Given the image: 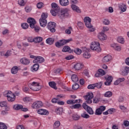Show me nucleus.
I'll list each match as a JSON object with an SVG mask.
<instances>
[{"instance_id": "nucleus-1", "label": "nucleus", "mask_w": 129, "mask_h": 129, "mask_svg": "<svg viewBox=\"0 0 129 129\" xmlns=\"http://www.w3.org/2000/svg\"><path fill=\"white\" fill-rule=\"evenodd\" d=\"M51 6L52 10H51L50 13L53 17L59 16L60 19H63L64 17H68V16H69V13L67 9H63L60 12V9H59V7H58L57 4L53 3L51 4Z\"/></svg>"}, {"instance_id": "nucleus-2", "label": "nucleus", "mask_w": 129, "mask_h": 129, "mask_svg": "<svg viewBox=\"0 0 129 129\" xmlns=\"http://www.w3.org/2000/svg\"><path fill=\"white\" fill-rule=\"evenodd\" d=\"M84 21L87 28L89 29L90 32H94L95 31V29L93 28V26L91 25V19L89 17H85L84 19Z\"/></svg>"}, {"instance_id": "nucleus-3", "label": "nucleus", "mask_w": 129, "mask_h": 129, "mask_svg": "<svg viewBox=\"0 0 129 129\" xmlns=\"http://www.w3.org/2000/svg\"><path fill=\"white\" fill-rule=\"evenodd\" d=\"M48 18V14L42 13L41 16V18L39 19V23L41 27L45 28L46 25H47V19Z\"/></svg>"}, {"instance_id": "nucleus-4", "label": "nucleus", "mask_w": 129, "mask_h": 129, "mask_svg": "<svg viewBox=\"0 0 129 129\" xmlns=\"http://www.w3.org/2000/svg\"><path fill=\"white\" fill-rule=\"evenodd\" d=\"M4 96L7 97L8 101H11V102L15 101L16 99V95L13 94L11 91L5 92L4 93Z\"/></svg>"}, {"instance_id": "nucleus-5", "label": "nucleus", "mask_w": 129, "mask_h": 129, "mask_svg": "<svg viewBox=\"0 0 129 129\" xmlns=\"http://www.w3.org/2000/svg\"><path fill=\"white\" fill-rule=\"evenodd\" d=\"M91 50L96 51V52H100L101 48H100V44L97 42H92L90 46Z\"/></svg>"}, {"instance_id": "nucleus-6", "label": "nucleus", "mask_w": 129, "mask_h": 129, "mask_svg": "<svg viewBox=\"0 0 129 129\" xmlns=\"http://www.w3.org/2000/svg\"><path fill=\"white\" fill-rule=\"evenodd\" d=\"M31 85L32 87L30 88V89L34 90V91H39V90H41V86H40V84L38 82H33L31 83Z\"/></svg>"}, {"instance_id": "nucleus-7", "label": "nucleus", "mask_w": 129, "mask_h": 129, "mask_svg": "<svg viewBox=\"0 0 129 129\" xmlns=\"http://www.w3.org/2000/svg\"><path fill=\"white\" fill-rule=\"evenodd\" d=\"M93 93H89L84 96L85 99L86 100L87 103H92V98H93Z\"/></svg>"}, {"instance_id": "nucleus-8", "label": "nucleus", "mask_w": 129, "mask_h": 129, "mask_svg": "<svg viewBox=\"0 0 129 129\" xmlns=\"http://www.w3.org/2000/svg\"><path fill=\"white\" fill-rule=\"evenodd\" d=\"M55 27H56V23H55V22H50L48 23L47 28L50 31V32H51V33H54L56 31Z\"/></svg>"}, {"instance_id": "nucleus-9", "label": "nucleus", "mask_w": 129, "mask_h": 129, "mask_svg": "<svg viewBox=\"0 0 129 129\" xmlns=\"http://www.w3.org/2000/svg\"><path fill=\"white\" fill-rule=\"evenodd\" d=\"M27 23L29 24L30 28H31L32 29H34V28H35V25H36L37 22H36L35 19L30 17L28 18Z\"/></svg>"}, {"instance_id": "nucleus-10", "label": "nucleus", "mask_w": 129, "mask_h": 129, "mask_svg": "<svg viewBox=\"0 0 129 129\" xmlns=\"http://www.w3.org/2000/svg\"><path fill=\"white\" fill-rule=\"evenodd\" d=\"M106 107L105 106H100L98 109L96 110L95 114L96 115H100L102 114V112L105 110Z\"/></svg>"}, {"instance_id": "nucleus-11", "label": "nucleus", "mask_w": 129, "mask_h": 129, "mask_svg": "<svg viewBox=\"0 0 129 129\" xmlns=\"http://www.w3.org/2000/svg\"><path fill=\"white\" fill-rule=\"evenodd\" d=\"M82 106L83 108L85 109V110H87L88 113H89V114H93L94 113V112H93V110H92V108L88 106L86 103H83Z\"/></svg>"}, {"instance_id": "nucleus-12", "label": "nucleus", "mask_w": 129, "mask_h": 129, "mask_svg": "<svg viewBox=\"0 0 129 129\" xmlns=\"http://www.w3.org/2000/svg\"><path fill=\"white\" fill-rule=\"evenodd\" d=\"M42 106H43V102L41 101H35L32 104L33 108H40Z\"/></svg>"}, {"instance_id": "nucleus-13", "label": "nucleus", "mask_w": 129, "mask_h": 129, "mask_svg": "<svg viewBox=\"0 0 129 129\" xmlns=\"http://www.w3.org/2000/svg\"><path fill=\"white\" fill-rule=\"evenodd\" d=\"M103 75H105V72L103 71V70L101 69H99L98 70V72L95 74V77H101V76H103Z\"/></svg>"}, {"instance_id": "nucleus-14", "label": "nucleus", "mask_w": 129, "mask_h": 129, "mask_svg": "<svg viewBox=\"0 0 129 129\" xmlns=\"http://www.w3.org/2000/svg\"><path fill=\"white\" fill-rule=\"evenodd\" d=\"M98 38L101 41H103L106 40V35L102 32L99 33L98 35Z\"/></svg>"}, {"instance_id": "nucleus-15", "label": "nucleus", "mask_w": 129, "mask_h": 129, "mask_svg": "<svg viewBox=\"0 0 129 129\" xmlns=\"http://www.w3.org/2000/svg\"><path fill=\"white\" fill-rule=\"evenodd\" d=\"M45 59L42 56H37L36 59L33 60V63H43Z\"/></svg>"}, {"instance_id": "nucleus-16", "label": "nucleus", "mask_w": 129, "mask_h": 129, "mask_svg": "<svg viewBox=\"0 0 129 129\" xmlns=\"http://www.w3.org/2000/svg\"><path fill=\"white\" fill-rule=\"evenodd\" d=\"M20 62L23 65H29L30 64V60L26 57H23L20 59Z\"/></svg>"}, {"instance_id": "nucleus-17", "label": "nucleus", "mask_w": 129, "mask_h": 129, "mask_svg": "<svg viewBox=\"0 0 129 129\" xmlns=\"http://www.w3.org/2000/svg\"><path fill=\"white\" fill-rule=\"evenodd\" d=\"M37 113L38 114H41V115H46V114H48V111H47L46 109H39L37 110Z\"/></svg>"}, {"instance_id": "nucleus-18", "label": "nucleus", "mask_w": 129, "mask_h": 129, "mask_svg": "<svg viewBox=\"0 0 129 129\" xmlns=\"http://www.w3.org/2000/svg\"><path fill=\"white\" fill-rule=\"evenodd\" d=\"M111 47H112V48H113V49H114V50H115L116 51H120V50H121V47H120V46H119L118 44L116 43H113L111 44Z\"/></svg>"}, {"instance_id": "nucleus-19", "label": "nucleus", "mask_w": 129, "mask_h": 129, "mask_svg": "<svg viewBox=\"0 0 129 129\" xmlns=\"http://www.w3.org/2000/svg\"><path fill=\"white\" fill-rule=\"evenodd\" d=\"M76 70H81L83 68V64L82 63H77L74 66Z\"/></svg>"}, {"instance_id": "nucleus-20", "label": "nucleus", "mask_w": 129, "mask_h": 129, "mask_svg": "<svg viewBox=\"0 0 129 129\" xmlns=\"http://www.w3.org/2000/svg\"><path fill=\"white\" fill-rule=\"evenodd\" d=\"M80 99L79 100H68L67 101L68 104H75V103H79L80 102Z\"/></svg>"}, {"instance_id": "nucleus-21", "label": "nucleus", "mask_w": 129, "mask_h": 129, "mask_svg": "<svg viewBox=\"0 0 129 129\" xmlns=\"http://www.w3.org/2000/svg\"><path fill=\"white\" fill-rule=\"evenodd\" d=\"M110 60H111V56L107 55L103 58L102 61L103 63H107V62H109Z\"/></svg>"}, {"instance_id": "nucleus-22", "label": "nucleus", "mask_w": 129, "mask_h": 129, "mask_svg": "<svg viewBox=\"0 0 129 129\" xmlns=\"http://www.w3.org/2000/svg\"><path fill=\"white\" fill-rule=\"evenodd\" d=\"M59 4L62 7H66L69 5V1L68 0H59Z\"/></svg>"}, {"instance_id": "nucleus-23", "label": "nucleus", "mask_w": 129, "mask_h": 129, "mask_svg": "<svg viewBox=\"0 0 129 129\" xmlns=\"http://www.w3.org/2000/svg\"><path fill=\"white\" fill-rule=\"evenodd\" d=\"M71 7H72L73 11H74V12H76L77 13H81V10L77 6L72 5Z\"/></svg>"}, {"instance_id": "nucleus-24", "label": "nucleus", "mask_w": 129, "mask_h": 129, "mask_svg": "<svg viewBox=\"0 0 129 129\" xmlns=\"http://www.w3.org/2000/svg\"><path fill=\"white\" fill-rule=\"evenodd\" d=\"M71 41H72V39H67V40H65V39H62L60 41V45H61V46H64V45H66V44H68V43H69V42H71Z\"/></svg>"}, {"instance_id": "nucleus-25", "label": "nucleus", "mask_w": 129, "mask_h": 129, "mask_svg": "<svg viewBox=\"0 0 129 129\" xmlns=\"http://www.w3.org/2000/svg\"><path fill=\"white\" fill-rule=\"evenodd\" d=\"M118 7L121 12H125L126 11V6L125 4H119Z\"/></svg>"}, {"instance_id": "nucleus-26", "label": "nucleus", "mask_w": 129, "mask_h": 129, "mask_svg": "<svg viewBox=\"0 0 129 129\" xmlns=\"http://www.w3.org/2000/svg\"><path fill=\"white\" fill-rule=\"evenodd\" d=\"M19 71V68L17 66L13 67L11 69V73L12 74H17Z\"/></svg>"}, {"instance_id": "nucleus-27", "label": "nucleus", "mask_w": 129, "mask_h": 129, "mask_svg": "<svg viewBox=\"0 0 129 129\" xmlns=\"http://www.w3.org/2000/svg\"><path fill=\"white\" fill-rule=\"evenodd\" d=\"M129 72V67H126L124 68V70L122 71L121 75H123V76H125L127 74H128Z\"/></svg>"}, {"instance_id": "nucleus-28", "label": "nucleus", "mask_w": 129, "mask_h": 129, "mask_svg": "<svg viewBox=\"0 0 129 129\" xmlns=\"http://www.w3.org/2000/svg\"><path fill=\"white\" fill-rule=\"evenodd\" d=\"M72 80L73 82H75V83L79 81V79L78 78L77 75L74 74L72 76Z\"/></svg>"}, {"instance_id": "nucleus-29", "label": "nucleus", "mask_w": 129, "mask_h": 129, "mask_svg": "<svg viewBox=\"0 0 129 129\" xmlns=\"http://www.w3.org/2000/svg\"><path fill=\"white\" fill-rule=\"evenodd\" d=\"M14 109L15 110H19V109H22L23 108V105L20 104H16L13 106Z\"/></svg>"}, {"instance_id": "nucleus-30", "label": "nucleus", "mask_w": 129, "mask_h": 129, "mask_svg": "<svg viewBox=\"0 0 129 129\" xmlns=\"http://www.w3.org/2000/svg\"><path fill=\"white\" fill-rule=\"evenodd\" d=\"M83 57L84 58H85V59H89L90 57H91V55H90V53L87 51H85L83 54Z\"/></svg>"}, {"instance_id": "nucleus-31", "label": "nucleus", "mask_w": 129, "mask_h": 129, "mask_svg": "<svg viewBox=\"0 0 129 129\" xmlns=\"http://www.w3.org/2000/svg\"><path fill=\"white\" fill-rule=\"evenodd\" d=\"M60 121H56L53 124V129H56V128H59V126H60Z\"/></svg>"}, {"instance_id": "nucleus-32", "label": "nucleus", "mask_w": 129, "mask_h": 129, "mask_svg": "<svg viewBox=\"0 0 129 129\" xmlns=\"http://www.w3.org/2000/svg\"><path fill=\"white\" fill-rule=\"evenodd\" d=\"M72 118L74 120H79L80 119V116L77 114H73L72 115Z\"/></svg>"}, {"instance_id": "nucleus-33", "label": "nucleus", "mask_w": 129, "mask_h": 129, "mask_svg": "<svg viewBox=\"0 0 129 129\" xmlns=\"http://www.w3.org/2000/svg\"><path fill=\"white\" fill-rule=\"evenodd\" d=\"M49 85L50 86V87H52V88H53L54 89L56 90L57 87H56V83L54 82H50L49 83Z\"/></svg>"}, {"instance_id": "nucleus-34", "label": "nucleus", "mask_w": 129, "mask_h": 129, "mask_svg": "<svg viewBox=\"0 0 129 129\" xmlns=\"http://www.w3.org/2000/svg\"><path fill=\"white\" fill-rule=\"evenodd\" d=\"M42 41H43V38L41 37H37L34 38L35 43H40V42H42Z\"/></svg>"}, {"instance_id": "nucleus-35", "label": "nucleus", "mask_w": 129, "mask_h": 129, "mask_svg": "<svg viewBox=\"0 0 129 129\" xmlns=\"http://www.w3.org/2000/svg\"><path fill=\"white\" fill-rule=\"evenodd\" d=\"M46 42L47 44H49V45H52V44L54 43V39L51 38H48L47 39H46Z\"/></svg>"}, {"instance_id": "nucleus-36", "label": "nucleus", "mask_w": 129, "mask_h": 129, "mask_svg": "<svg viewBox=\"0 0 129 129\" xmlns=\"http://www.w3.org/2000/svg\"><path fill=\"white\" fill-rule=\"evenodd\" d=\"M105 97H111L112 96V92L111 91H107L104 94Z\"/></svg>"}, {"instance_id": "nucleus-37", "label": "nucleus", "mask_w": 129, "mask_h": 129, "mask_svg": "<svg viewBox=\"0 0 129 129\" xmlns=\"http://www.w3.org/2000/svg\"><path fill=\"white\" fill-rule=\"evenodd\" d=\"M18 4L19 6H21V7H24V6L26 5V0H19Z\"/></svg>"}, {"instance_id": "nucleus-38", "label": "nucleus", "mask_w": 129, "mask_h": 129, "mask_svg": "<svg viewBox=\"0 0 129 129\" xmlns=\"http://www.w3.org/2000/svg\"><path fill=\"white\" fill-rule=\"evenodd\" d=\"M81 116L82 117H83V118H89V117H90V116H89V115H88V114H87L86 113V112H84V113H82L81 114Z\"/></svg>"}, {"instance_id": "nucleus-39", "label": "nucleus", "mask_w": 129, "mask_h": 129, "mask_svg": "<svg viewBox=\"0 0 129 129\" xmlns=\"http://www.w3.org/2000/svg\"><path fill=\"white\" fill-rule=\"evenodd\" d=\"M73 29L72 27H68V29L66 30L65 33L66 34H68V35L71 34V31H72Z\"/></svg>"}, {"instance_id": "nucleus-40", "label": "nucleus", "mask_w": 129, "mask_h": 129, "mask_svg": "<svg viewBox=\"0 0 129 129\" xmlns=\"http://www.w3.org/2000/svg\"><path fill=\"white\" fill-rule=\"evenodd\" d=\"M117 40V42L120 44H123L124 43V39L121 37H118Z\"/></svg>"}, {"instance_id": "nucleus-41", "label": "nucleus", "mask_w": 129, "mask_h": 129, "mask_svg": "<svg viewBox=\"0 0 129 129\" xmlns=\"http://www.w3.org/2000/svg\"><path fill=\"white\" fill-rule=\"evenodd\" d=\"M21 26L24 30H27L29 28V24L28 23H23L21 24Z\"/></svg>"}, {"instance_id": "nucleus-42", "label": "nucleus", "mask_w": 129, "mask_h": 129, "mask_svg": "<svg viewBox=\"0 0 129 129\" xmlns=\"http://www.w3.org/2000/svg\"><path fill=\"white\" fill-rule=\"evenodd\" d=\"M74 52L75 53H76V54H77V55H80V54L82 53V51L79 48H76V49H75Z\"/></svg>"}, {"instance_id": "nucleus-43", "label": "nucleus", "mask_w": 129, "mask_h": 129, "mask_svg": "<svg viewBox=\"0 0 129 129\" xmlns=\"http://www.w3.org/2000/svg\"><path fill=\"white\" fill-rule=\"evenodd\" d=\"M81 106V104H77L75 105H74L71 107V108H75V109H78L80 108V107Z\"/></svg>"}, {"instance_id": "nucleus-44", "label": "nucleus", "mask_w": 129, "mask_h": 129, "mask_svg": "<svg viewBox=\"0 0 129 129\" xmlns=\"http://www.w3.org/2000/svg\"><path fill=\"white\" fill-rule=\"evenodd\" d=\"M39 64L35 63L33 65V69L34 71H37V70L39 69Z\"/></svg>"}, {"instance_id": "nucleus-45", "label": "nucleus", "mask_w": 129, "mask_h": 129, "mask_svg": "<svg viewBox=\"0 0 129 129\" xmlns=\"http://www.w3.org/2000/svg\"><path fill=\"white\" fill-rule=\"evenodd\" d=\"M71 48L69 46H65L62 49V52H70Z\"/></svg>"}, {"instance_id": "nucleus-46", "label": "nucleus", "mask_w": 129, "mask_h": 129, "mask_svg": "<svg viewBox=\"0 0 129 129\" xmlns=\"http://www.w3.org/2000/svg\"><path fill=\"white\" fill-rule=\"evenodd\" d=\"M8 127L5 123L0 122V129H7Z\"/></svg>"}, {"instance_id": "nucleus-47", "label": "nucleus", "mask_w": 129, "mask_h": 129, "mask_svg": "<svg viewBox=\"0 0 129 129\" xmlns=\"http://www.w3.org/2000/svg\"><path fill=\"white\" fill-rule=\"evenodd\" d=\"M23 101H24V102H30V101H32V99H31V97H25L23 99Z\"/></svg>"}, {"instance_id": "nucleus-48", "label": "nucleus", "mask_w": 129, "mask_h": 129, "mask_svg": "<svg viewBox=\"0 0 129 129\" xmlns=\"http://www.w3.org/2000/svg\"><path fill=\"white\" fill-rule=\"evenodd\" d=\"M62 112H63L62 108H58L56 110V113L57 114H62Z\"/></svg>"}, {"instance_id": "nucleus-49", "label": "nucleus", "mask_w": 129, "mask_h": 129, "mask_svg": "<svg viewBox=\"0 0 129 129\" xmlns=\"http://www.w3.org/2000/svg\"><path fill=\"white\" fill-rule=\"evenodd\" d=\"M103 24L105 25H108L110 24V21L108 19H104L103 21Z\"/></svg>"}, {"instance_id": "nucleus-50", "label": "nucleus", "mask_w": 129, "mask_h": 129, "mask_svg": "<svg viewBox=\"0 0 129 129\" xmlns=\"http://www.w3.org/2000/svg\"><path fill=\"white\" fill-rule=\"evenodd\" d=\"M27 41L29 43H33V42H35V38H33L32 37H29L28 38Z\"/></svg>"}, {"instance_id": "nucleus-51", "label": "nucleus", "mask_w": 129, "mask_h": 129, "mask_svg": "<svg viewBox=\"0 0 129 129\" xmlns=\"http://www.w3.org/2000/svg\"><path fill=\"white\" fill-rule=\"evenodd\" d=\"M95 87L97 88H101V86H102V82H100L99 83L95 84Z\"/></svg>"}, {"instance_id": "nucleus-52", "label": "nucleus", "mask_w": 129, "mask_h": 129, "mask_svg": "<svg viewBox=\"0 0 129 129\" xmlns=\"http://www.w3.org/2000/svg\"><path fill=\"white\" fill-rule=\"evenodd\" d=\"M7 104L6 102H2L0 103V106L1 107H6L7 106Z\"/></svg>"}, {"instance_id": "nucleus-53", "label": "nucleus", "mask_w": 129, "mask_h": 129, "mask_svg": "<svg viewBox=\"0 0 129 129\" xmlns=\"http://www.w3.org/2000/svg\"><path fill=\"white\" fill-rule=\"evenodd\" d=\"M123 124L124 125V126L127 127V126H129V121L128 120H125L123 122Z\"/></svg>"}, {"instance_id": "nucleus-54", "label": "nucleus", "mask_w": 129, "mask_h": 129, "mask_svg": "<svg viewBox=\"0 0 129 129\" xmlns=\"http://www.w3.org/2000/svg\"><path fill=\"white\" fill-rule=\"evenodd\" d=\"M79 88V85L78 84H75L73 85V89L74 90H76V89H78Z\"/></svg>"}, {"instance_id": "nucleus-55", "label": "nucleus", "mask_w": 129, "mask_h": 129, "mask_svg": "<svg viewBox=\"0 0 129 129\" xmlns=\"http://www.w3.org/2000/svg\"><path fill=\"white\" fill-rule=\"evenodd\" d=\"M11 52V51L10 50L7 51V52L4 54V56H5L6 58H8L9 56H11V55H12V53Z\"/></svg>"}, {"instance_id": "nucleus-56", "label": "nucleus", "mask_w": 129, "mask_h": 129, "mask_svg": "<svg viewBox=\"0 0 129 129\" xmlns=\"http://www.w3.org/2000/svg\"><path fill=\"white\" fill-rule=\"evenodd\" d=\"M43 3L39 2L37 4V7L38 8V9H42V8L43 7Z\"/></svg>"}, {"instance_id": "nucleus-57", "label": "nucleus", "mask_w": 129, "mask_h": 129, "mask_svg": "<svg viewBox=\"0 0 129 129\" xmlns=\"http://www.w3.org/2000/svg\"><path fill=\"white\" fill-rule=\"evenodd\" d=\"M95 88V84H92V85H89L88 86V89H94Z\"/></svg>"}, {"instance_id": "nucleus-58", "label": "nucleus", "mask_w": 129, "mask_h": 129, "mask_svg": "<svg viewBox=\"0 0 129 129\" xmlns=\"http://www.w3.org/2000/svg\"><path fill=\"white\" fill-rule=\"evenodd\" d=\"M78 27L81 29V30H82L83 29V23H82L81 22H79L78 23Z\"/></svg>"}, {"instance_id": "nucleus-59", "label": "nucleus", "mask_w": 129, "mask_h": 129, "mask_svg": "<svg viewBox=\"0 0 129 129\" xmlns=\"http://www.w3.org/2000/svg\"><path fill=\"white\" fill-rule=\"evenodd\" d=\"M99 100H100V98H95L93 99V103H98L99 102Z\"/></svg>"}, {"instance_id": "nucleus-60", "label": "nucleus", "mask_w": 129, "mask_h": 129, "mask_svg": "<svg viewBox=\"0 0 129 129\" xmlns=\"http://www.w3.org/2000/svg\"><path fill=\"white\" fill-rule=\"evenodd\" d=\"M118 101L119 102H123L124 101V98L122 96H120L118 99Z\"/></svg>"}, {"instance_id": "nucleus-61", "label": "nucleus", "mask_w": 129, "mask_h": 129, "mask_svg": "<svg viewBox=\"0 0 129 129\" xmlns=\"http://www.w3.org/2000/svg\"><path fill=\"white\" fill-rule=\"evenodd\" d=\"M25 11L26 13H30V12L32 11V8H31V7H26L25 8Z\"/></svg>"}, {"instance_id": "nucleus-62", "label": "nucleus", "mask_w": 129, "mask_h": 129, "mask_svg": "<svg viewBox=\"0 0 129 129\" xmlns=\"http://www.w3.org/2000/svg\"><path fill=\"white\" fill-rule=\"evenodd\" d=\"M55 45L56 47H57V48H60V47L62 46V45H61V41L56 42Z\"/></svg>"}, {"instance_id": "nucleus-63", "label": "nucleus", "mask_w": 129, "mask_h": 129, "mask_svg": "<svg viewBox=\"0 0 129 129\" xmlns=\"http://www.w3.org/2000/svg\"><path fill=\"white\" fill-rule=\"evenodd\" d=\"M58 100L57 98H53L51 100V102L52 103H58Z\"/></svg>"}, {"instance_id": "nucleus-64", "label": "nucleus", "mask_w": 129, "mask_h": 129, "mask_svg": "<svg viewBox=\"0 0 129 129\" xmlns=\"http://www.w3.org/2000/svg\"><path fill=\"white\" fill-rule=\"evenodd\" d=\"M1 114L2 115H6V114H8V111L6 110H3L1 111Z\"/></svg>"}]
</instances>
